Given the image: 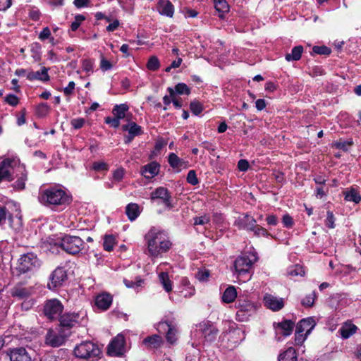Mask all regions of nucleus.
I'll return each mask as SVG.
<instances>
[{
  "mask_svg": "<svg viewBox=\"0 0 361 361\" xmlns=\"http://www.w3.org/2000/svg\"><path fill=\"white\" fill-rule=\"evenodd\" d=\"M345 200L357 204L361 201V196L355 189L351 188L345 192Z\"/></svg>",
  "mask_w": 361,
  "mask_h": 361,
  "instance_id": "43",
  "label": "nucleus"
},
{
  "mask_svg": "<svg viewBox=\"0 0 361 361\" xmlns=\"http://www.w3.org/2000/svg\"><path fill=\"white\" fill-rule=\"evenodd\" d=\"M140 207L136 203H129L126 207V214L130 221L135 220L140 215Z\"/></svg>",
  "mask_w": 361,
  "mask_h": 361,
  "instance_id": "31",
  "label": "nucleus"
},
{
  "mask_svg": "<svg viewBox=\"0 0 361 361\" xmlns=\"http://www.w3.org/2000/svg\"><path fill=\"white\" fill-rule=\"evenodd\" d=\"M159 328L166 331V339L168 343L173 345L177 341V329L169 322H163L159 324Z\"/></svg>",
  "mask_w": 361,
  "mask_h": 361,
  "instance_id": "20",
  "label": "nucleus"
},
{
  "mask_svg": "<svg viewBox=\"0 0 361 361\" xmlns=\"http://www.w3.org/2000/svg\"><path fill=\"white\" fill-rule=\"evenodd\" d=\"M308 74L312 77L321 76L325 74V71L320 66H314L312 68H310Z\"/></svg>",
  "mask_w": 361,
  "mask_h": 361,
  "instance_id": "58",
  "label": "nucleus"
},
{
  "mask_svg": "<svg viewBox=\"0 0 361 361\" xmlns=\"http://www.w3.org/2000/svg\"><path fill=\"white\" fill-rule=\"evenodd\" d=\"M50 107L47 103H40L36 107V115L39 118L47 116L49 112Z\"/></svg>",
  "mask_w": 361,
  "mask_h": 361,
  "instance_id": "45",
  "label": "nucleus"
},
{
  "mask_svg": "<svg viewBox=\"0 0 361 361\" xmlns=\"http://www.w3.org/2000/svg\"><path fill=\"white\" fill-rule=\"evenodd\" d=\"M190 109L195 115H200L204 110L203 104L197 100H193L190 103Z\"/></svg>",
  "mask_w": 361,
  "mask_h": 361,
  "instance_id": "46",
  "label": "nucleus"
},
{
  "mask_svg": "<svg viewBox=\"0 0 361 361\" xmlns=\"http://www.w3.org/2000/svg\"><path fill=\"white\" fill-rule=\"evenodd\" d=\"M237 298V291L233 286H229L224 290L222 295V301L225 303L233 302Z\"/></svg>",
  "mask_w": 361,
  "mask_h": 361,
  "instance_id": "35",
  "label": "nucleus"
},
{
  "mask_svg": "<svg viewBox=\"0 0 361 361\" xmlns=\"http://www.w3.org/2000/svg\"><path fill=\"white\" fill-rule=\"evenodd\" d=\"M94 61L92 59H85L82 61V70L86 73L93 72Z\"/></svg>",
  "mask_w": 361,
  "mask_h": 361,
  "instance_id": "57",
  "label": "nucleus"
},
{
  "mask_svg": "<svg viewBox=\"0 0 361 361\" xmlns=\"http://www.w3.org/2000/svg\"><path fill=\"white\" fill-rule=\"evenodd\" d=\"M73 353L75 357L80 359H97L101 354V350L97 345L94 343L85 341L75 347Z\"/></svg>",
  "mask_w": 361,
  "mask_h": 361,
  "instance_id": "5",
  "label": "nucleus"
},
{
  "mask_svg": "<svg viewBox=\"0 0 361 361\" xmlns=\"http://www.w3.org/2000/svg\"><path fill=\"white\" fill-rule=\"evenodd\" d=\"M167 91L169 92L170 97L172 98V102L176 109H180L183 106L182 102L175 97V91L172 87H168Z\"/></svg>",
  "mask_w": 361,
  "mask_h": 361,
  "instance_id": "60",
  "label": "nucleus"
},
{
  "mask_svg": "<svg viewBox=\"0 0 361 361\" xmlns=\"http://www.w3.org/2000/svg\"><path fill=\"white\" fill-rule=\"evenodd\" d=\"M40 49L41 45L38 42L33 43L31 45L32 56L35 61H39L41 59Z\"/></svg>",
  "mask_w": 361,
  "mask_h": 361,
  "instance_id": "56",
  "label": "nucleus"
},
{
  "mask_svg": "<svg viewBox=\"0 0 361 361\" xmlns=\"http://www.w3.org/2000/svg\"><path fill=\"white\" fill-rule=\"evenodd\" d=\"M336 218L333 212L328 210L326 212V219H325V226L329 228H334Z\"/></svg>",
  "mask_w": 361,
  "mask_h": 361,
  "instance_id": "51",
  "label": "nucleus"
},
{
  "mask_svg": "<svg viewBox=\"0 0 361 361\" xmlns=\"http://www.w3.org/2000/svg\"><path fill=\"white\" fill-rule=\"evenodd\" d=\"M157 9L159 14L169 18L174 13V6L169 0H159Z\"/></svg>",
  "mask_w": 361,
  "mask_h": 361,
  "instance_id": "24",
  "label": "nucleus"
},
{
  "mask_svg": "<svg viewBox=\"0 0 361 361\" xmlns=\"http://www.w3.org/2000/svg\"><path fill=\"white\" fill-rule=\"evenodd\" d=\"M298 353L293 347H288L284 351L280 353L278 361H298Z\"/></svg>",
  "mask_w": 361,
  "mask_h": 361,
  "instance_id": "28",
  "label": "nucleus"
},
{
  "mask_svg": "<svg viewBox=\"0 0 361 361\" xmlns=\"http://www.w3.org/2000/svg\"><path fill=\"white\" fill-rule=\"evenodd\" d=\"M74 18V21L71 24V30L73 32H75L80 27L82 22L86 19L85 16L82 14L75 15Z\"/></svg>",
  "mask_w": 361,
  "mask_h": 361,
  "instance_id": "49",
  "label": "nucleus"
},
{
  "mask_svg": "<svg viewBox=\"0 0 361 361\" xmlns=\"http://www.w3.org/2000/svg\"><path fill=\"white\" fill-rule=\"evenodd\" d=\"M109 166L104 161H94L92 165V169L95 171H108Z\"/></svg>",
  "mask_w": 361,
  "mask_h": 361,
  "instance_id": "53",
  "label": "nucleus"
},
{
  "mask_svg": "<svg viewBox=\"0 0 361 361\" xmlns=\"http://www.w3.org/2000/svg\"><path fill=\"white\" fill-rule=\"evenodd\" d=\"M281 221L283 225V227L288 229L292 228L295 225L293 218L289 214H286L283 215Z\"/></svg>",
  "mask_w": 361,
  "mask_h": 361,
  "instance_id": "50",
  "label": "nucleus"
},
{
  "mask_svg": "<svg viewBox=\"0 0 361 361\" xmlns=\"http://www.w3.org/2000/svg\"><path fill=\"white\" fill-rule=\"evenodd\" d=\"M274 326L275 329L281 330V334L283 336H288L293 331L295 322L290 319H283L281 322L274 323Z\"/></svg>",
  "mask_w": 361,
  "mask_h": 361,
  "instance_id": "27",
  "label": "nucleus"
},
{
  "mask_svg": "<svg viewBox=\"0 0 361 361\" xmlns=\"http://www.w3.org/2000/svg\"><path fill=\"white\" fill-rule=\"evenodd\" d=\"M302 328H301V326H300V327H298V329H295V343L298 345H302L307 337V336H305V334H303V333H302Z\"/></svg>",
  "mask_w": 361,
  "mask_h": 361,
  "instance_id": "52",
  "label": "nucleus"
},
{
  "mask_svg": "<svg viewBox=\"0 0 361 361\" xmlns=\"http://www.w3.org/2000/svg\"><path fill=\"white\" fill-rule=\"evenodd\" d=\"M214 7L219 13V17L223 18L224 14L229 11V5L226 0H214Z\"/></svg>",
  "mask_w": 361,
  "mask_h": 361,
  "instance_id": "37",
  "label": "nucleus"
},
{
  "mask_svg": "<svg viewBox=\"0 0 361 361\" xmlns=\"http://www.w3.org/2000/svg\"><path fill=\"white\" fill-rule=\"evenodd\" d=\"M103 239L104 250L108 252L112 251L116 243V237L112 234H106Z\"/></svg>",
  "mask_w": 361,
  "mask_h": 361,
  "instance_id": "39",
  "label": "nucleus"
},
{
  "mask_svg": "<svg viewBox=\"0 0 361 361\" xmlns=\"http://www.w3.org/2000/svg\"><path fill=\"white\" fill-rule=\"evenodd\" d=\"M104 122L106 124L110 125L111 127H113L114 128H117L120 126V119H118L116 116H114V117L107 116L105 118Z\"/></svg>",
  "mask_w": 361,
  "mask_h": 361,
  "instance_id": "64",
  "label": "nucleus"
},
{
  "mask_svg": "<svg viewBox=\"0 0 361 361\" xmlns=\"http://www.w3.org/2000/svg\"><path fill=\"white\" fill-rule=\"evenodd\" d=\"M7 355L10 361H37L35 352L23 347L10 348Z\"/></svg>",
  "mask_w": 361,
  "mask_h": 361,
  "instance_id": "11",
  "label": "nucleus"
},
{
  "mask_svg": "<svg viewBox=\"0 0 361 361\" xmlns=\"http://www.w3.org/2000/svg\"><path fill=\"white\" fill-rule=\"evenodd\" d=\"M265 306L274 311H279L284 307V302L282 298H278L271 295H267L264 298Z\"/></svg>",
  "mask_w": 361,
  "mask_h": 361,
  "instance_id": "22",
  "label": "nucleus"
},
{
  "mask_svg": "<svg viewBox=\"0 0 361 361\" xmlns=\"http://www.w3.org/2000/svg\"><path fill=\"white\" fill-rule=\"evenodd\" d=\"M42 261L37 255L28 252L20 255L17 261L11 265V274L13 278H30L41 267Z\"/></svg>",
  "mask_w": 361,
  "mask_h": 361,
  "instance_id": "2",
  "label": "nucleus"
},
{
  "mask_svg": "<svg viewBox=\"0 0 361 361\" xmlns=\"http://www.w3.org/2000/svg\"><path fill=\"white\" fill-rule=\"evenodd\" d=\"M235 307L238 309L235 319L238 322L247 321L256 312V306L253 302L240 298L236 300Z\"/></svg>",
  "mask_w": 361,
  "mask_h": 361,
  "instance_id": "6",
  "label": "nucleus"
},
{
  "mask_svg": "<svg viewBox=\"0 0 361 361\" xmlns=\"http://www.w3.org/2000/svg\"><path fill=\"white\" fill-rule=\"evenodd\" d=\"M68 279L67 271L63 267H57L49 275L47 283V288L50 290H56L63 286Z\"/></svg>",
  "mask_w": 361,
  "mask_h": 361,
  "instance_id": "10",
  "label": "nucleus"
},
{
  "mask_svg": "<svg viewBox=\"0 0 361 361\" xmlns=\"http://www.w3.org/2000/svg\"><path fill=\"white\" fill-rule=\"evenodd\" d=\"M353 139H349L348 140H344L343 139H339L338 140L334 142L332 146L336 149H341L343 152H348L349 147L353 145Z\"/></svg>",
  "mask_w": 361,
  "mask_h": 361,
  "instance_id": "41",
  "label": "nucleus"
},
{
  "mask_svg": "<svg viewBox=\"0 0 361 361\" xmlns=\"http://www.w3.org/2000/svg\"><path fill=\"white\" fill-rule=\"evenodd\" d=\"M99 67L102 71L105 72L111 70L113 67V64L111 61L107 60L104 56L102 55Z\"/></svg>",
  "mask_w": 361,
  "mask_h": 361,
  "instance_id": "61",
  "label": "nucleus"
},
{
  "mask_svg": "<svg viewBox=\"0 0 361 361\" xmlns=\"http://www.w3.org/2000/svg\"><path fill=\"white\" fill-rule=\"evenodd\" d=\"M121 129L124 132L128 131L129 134L135 137L141 135L144 133L142 128L134 121H130L128 124L123 125Z\"/></svg>",
  "mask_w": 361,
  "mask_h": 361,
  "instance_id": "30",
  "label": "nucleus"
},
{
  "mask_svg": "<svg viewBox=\"0 0 361 361\" xmlns=\"http://www.w3.org/2000/svg\"><path fill=\"white\" fill-rule=\"evenodd\" d=\"M331 53V48L322 45V46H314L312 47V51L311 52V55L313 56L314 54H319V55H325V56H329Z\"/></svg>",
  "mask_w": 361,
  "mask_h": 361,
  "instance_id": "44",
  "label": "nucleus"
},
{
  "mask_svg": "<svg viewBox=\"0 0 361 361\" xmlns=\"http://www.w3.org/2000/svg\"><path fill=\"white\" fill-rule=\"evenodd\" d=\"M357 329L358 328L355 324H354L350 320H348L343 324L338 330V333H340L342 338L348 339L354 335L357 332Z\"/></svg>",
  "mask_w": 361,
  "mask_h": 361,
  "instance_id": "25",
  "label": "nucleus"
},
{
  "mask_svg": "<svg viewBox=\"0 0 361 361\" xmlns=\"http://www.w3.org/2000/svg\"><path fill=\"white\" fill-rule=\"evenodd\" d=\"M142 344L149 350L158 349L163 345L164 340L161 336L153 334L145 338L142 341Z\"/></svg>",
  "mask_w": 361,
  "mask_h": 361,
  "instance_id": "21",
  "label": "nucleus"
},
{
  "mask_svg": "<svg viewBox=\"0 0 361 361\" xmlns=\"http://www.w3.org/2000/svg\"><path fill=\"white\" fill-rule=\"evenodd\" d=\"M27 180V173L25 169H23L20 176L13 184L14 189L18 190H24L25 188V182Z\"/></svg>",
  "mask_w": 361,
  "mask_h": 361,
  "instance_id": "38",
  "label": "nucleus"
},
{
  "mask_svg": "<svg viewBox=\"0 0 361 361\" xmlns=\"http://www.w3.org/2000/svg\"><path fill=\"white\" fill-rule=\"evenodd\" d=\"M199 330L207 342H214L219 334V329L210 321H203L199 324Z\"/></svg>",
  "mask_w": 361,
  "mask_h": 361,
  "instance_id": "13",
  "label": "nucleus"
},
{
  "mask_svg": "<svg viewBox=\"0 0 361 361\" xmlns=\"http://www.w3.org/2000/svg\"><path fill=\"white\" fill-rule=\"evenodd\" d=\"M64 306L57 298L47 300L43 307V314L50 321L56 320L63 313Z\"/></svg>",
  "mask_w": 361,
  "mask_h": 361,
  "instance_id": "7",
  "label": "nucleus"
},
{
  "mask_svg": "<svg viewBox=\"0 0 361 361\" xmlns=\"http://www.w3.org/2000/svg\"><path fill=\"white\" fill-rule=\"evenodd\" d=\"M316 298V295L313 292L311 294L306 295L301 301V304L306 307H310L313 306L314 303V300Z\"/></svg>",
  "mask_w": 361,
  "mask_h": 361,
  "instance_id": "54",
  "label": "nucleus"
},
{
  "mask_svg": "<svg viewBox=\"0 0 361 361\" xmlns=\"http://www.w3.org/2000/svg\"><path fill=\"white\" fill-rule=\"evenodd\" d=\"M159 279L166 292L170 293L173 290L172 281L167 272H161L159 274Z\"/></svg>",
  "mask_w": 361,
  "mask_h": 361,
  "instance_id": "36",
  "label": "nucleus"
},
{
  "mask_svg": "<svg viewBox=\"0 0 361 361\" xmlns=\"http://www.w3.org/2000/svg\"><path fill=\"white\" fill-rule=\"evenodd\" d=\"M54 245L68 255H77L84 248L85 243L79 236L63 234Z\"/></svg>",
  "mask_w": 361,
  "mask_h": 361,
  "instance_id": "4",
  "label": "nucleus"
},
{
  "mask_svg": "<svg viewBox=\"0 0 361 361\" xmlns=\"http://www.w3.org/2000/svg\"><path fill=\"white\" fill-rule=\"evenodd\" d=\"M113 297L110 293H102L95 297L94 305L102 311L109 309L112 304Z\"/></svg>",
  "mask_w": 361,
  "mask_h": 361,
  "instance_id": "19",
  "label": "nucleus"
},
{
  "mask_svg": "<svg viewBox=\"0 0 361 361\" xmlns=\"http://www.w3.org/2000/svg\"><path fill=\"white\" fill-rule=\"evenodd\" d=\"M150 199L152 201H154L157 199H160L166 207L169 209L173 208L171 204V195L170 192L166 188L160 186L155 189L151 192Z\"/></svg>",
  "mask_w": 361,
  "mask_h": 361,
  "instance_id": "14",
  "label": "nucleus"
},
{
  "mask_svg": "<svg viewBox=\"0 0 361 361\" xmlns=\"http://www.w3.org/2000/svg\"><path fill=\"white\" fill-rule=\"evenodd\" d=\"M147 68L152 71H157L160 67V62L156 56H152L148 59L147 63Z\"/></svg>",
  "mask_w": 361,
  "mask_h": 361,
  "instance_id": "47",
  "label": "nucleus"
},
{
  "mask_svg": "<svg viewBox=\"0 0 361 361\" xmlns=\"http://www.w3.org/2000/svg\"><path fill=\"white\" fill-rule=\"evenodd\" d=\"M303 50L304 48L302 45L294 47L291 50V53H288L286 54V60L287 61H299L301 59Z\"/></svg>",
  "mask_w": 361,
  "mask_h": 361,
  "instance_id": "34",
  "label": "nucleus"
},
{
  "mask_svg": "<svg viewBox=\"0 0 361 361\" xmlns=\"http://www.w3.org/2000/svg\"><path fill=\"white\" fill-rule=\"evenodd\" d=\"M253 264L252 261L247 255L238 256L234 262L235 271L239 275H243L249 272Z\"/></svg>",
  "mask_w": 361,
  "mask_h": 361,
  "instance_id": "15",
  "label": "nucleus"
},
{
  "mask_svg": "<svg viewBox=\"0 0 361 361\" xmlns=\"http://www.w3.org/2000/svg\"><path fill=\"white\" fill-rule=\"evenodd\" d=\"M69 336V333L56 332L53 329H49L45 336V343L51 347L57 348L62 345L66 338Z\"/></svg>",
  "mask_w": 361,
  "mask_h": 361,
  "instance_id": "12",
  "label": "nucleus"
},
{
  "mask_svg": "<svg viewBox=\"0 0 361 361\" xmlns=\"http://www.w3.org/2000/svg\"><path fill=\"white\" fill-rule=\"evenodd\" d=\"M173 90L175 91V94L189 95L191 93L190 88L183 82H179L176 85Z\"/></svg>",
  "mask_w": 361,
  "mask_h": 361,
  "instance_id": "48",
  "label": "nucleus"
},
{
  "mask_svg": "<svg viewBox=\"0 0 361 361\" xmlns=\"http://www.w3.org/2000/svg\"><path fill=\"white\" fill-rule=\"evenodd\" d=\"M38 200L45 207L54 212H61L72 203L73 197L63 186L54 185L40 189Z\"/></svg>",
  "mask_w": 361,
  "mask_h": 361,
  "instance_id": "1",
  "label": "nucleus"
},
{
  "mask_svg": "<svg viewBox=\"0 0 361 361\" xmlns=\"http://www.w3.org/2000/svg\"><path fill=\"white\" fill-rule=\"evenodd\" d=\"M187 182L192 185H197L200 181L197 177L196 171L195 170H190L186 177Z\"/></svg>",
  "mask_w": 361,
  "mask_h": 361,
  "instance_id": "55",
  "label": "nucleus"
},
{
  "mask_svg": "<svg viewBox=\"0 0 361 361\" xmlns=\"http://www.w3.org/2000/svg\"><path fill=\"white\" fill-rule=\"evenodd\" d=\"M251 232H253V234L255 237H264V238H274V235L269 232V231L264 227L254 223V225L252 226L250 229Z\"/></svg>",
  "mask_w": 361,
  "mask_h": 361,
  "instance_id": "32",
  "label": "nucleus"
},
{
  "mask_svg": "<svg viewBox=\"0 0 361 361\" xmlns=\"http://www.w3.org/2000/svg\"><path fill=\"white\" fill-rule=\"evenodd\" d=\"M4 101L8 104L11 105V106H16L19 103V99L18 97L13 94H8L5 99Z\"/></svg>",
  "mask_w": 361,
  "mask_h": 361,
  "instance_id": "63",
  "label": "nucleus"
},
{
  "mask_svg": "<svg viewBox=\"0 0 361 361\" xmlns=\"http://www.w3.org/2000/svg\"><path fill=\"white\" fill-rule=\"evenodd\" d=\"M127 352L125 336L118 334L114 337L106 348V353L111 357H122Z\"/></svg>",
  "mask_w": 361,
  "mask_h": 361,
  "instance_id": "8",
  "label": "nucleus"
},
{
  "mask_svg": "<svg viewBox=\"0 0 361 361\" xmlns=\"http://www.w3.org/2000/svg\"><path fill=\"white\" fill-rule=\"evenodd\" d=\"M265 221L267 222V226H269L270 229H271V227L276 226L279 223L278 216L274 214H267L266 216Z\"/></svg>",
  "mask_w": 361,
  "mask_h": 361,
  "instance_id": "59",
  "label": "nucleus"
},
{
  "mask_svg": "<svg viewBox=\"0 0 361 361\" xmlns=\"http://www.w3.org/2000/svg\"><path fill=\"white\" fill-rule=\"evenodd\" d=\"M11 164L12 160L8 158L5 159L0 162V183L3 180L11 182L14 179L8 169V168L11 166Z\"/></svg>",
  "mask_w": 361,
  "mask_h": 361,
  "instance_id": "23",
  "label": "nucleus"
},
{
  "mask_svg": "<svg viewBox=\"0 0 361 361\" xmlns=\"http://www.w3.org/2000/svg\"><path fill=\"white\" fill-rule=\"evenodd\" d=\"M80 314L78 312H65L61 314V316L56 319L59 321V327L61 332L69 333L71 334V329L79 324Z\"/></svg>",
  "mask_w": 361,
  "mask_h": 361,
  "instance_id": "9",
  "label": "nucleus"
},
{
  "mask_svg": "<svg viewBox=\"0 0 361 361\" xmlns=\"http://www.w3.org/2000/svg\"><path fill=\"white\" fill-rule=\"evenodd\" d=\"M254 223H257L255 219L249 215L247 213L243 214L242 216H238L234 221L233 225L239 230H245L250 231Z\"/></svg>",
  "mask_w": 361,
  "mask_h": 361,
  "instance_id": "16",
  "label": "nucleus"
},
{
  "mask_svg": "<svg viewBox=\"0 0 361 361\" xmlns=\"http://www.w3.org/2000/svg\"><path fill=\"white\" fill-rule=\"evenodd\" d=\"M32 292L31 287H25L22 283H19L11 288V295L14 298L25 300L30 297Z\"/></svg>",
  "mask_w": 361,
  "mask_h": 361,
  "instance_id": "17",
  "label": "nucleus"
},
{
  "mask_svg": "<svg viewBox=\"0 0 361 361\" xmlns=\"http://www.w3.org/2000/svg\"><path fill=\"white\" fill-rule=\"evenodd\" d=\"M85 123V119L83 118H73L71 121V126L75 130L82 128L84 126Z\"/></svg>",
  "mask_w": 361,
  "mask_h": 361,
  "instance_id": "62",
  "label": "nucleus"
},
{
  "mask_svg": "<svg viewBox=\"0 0 361 361\" xmlns=\"http://www.w3.org/2000/svg\"><path fill=\"white\" fill-rule=\"evenodd\" d=\"M8 204L6 205L0 204V225L4 224L6 219H8L10 222L13 221V215L8 211Z\"/></svg>",
  "mask_w": 361,
  "mask_h": 361,
  "instance_id": "42",
  "label": "nucleus"
},
{
  "mask_svg": "<svg viewBox=\"0 0 361 361\" xmlns=\"http://www.w3.org/2000/svg\"><path fill=\"white\" fill-rule=\"evenodd\" d=\"M168 162L173 169L185 167L187 163V161L178 157V155L173 152L169 154Z\"/></svg>",
  "mask_w": 361,
  "mask_h": 361,
  "instance_id": "33",
  "label": "nucleus"
},
{
  "mask_svg": "<svg viewBox=\"0 0 361 361\" xmlns=\"http://www.w3.org/2000/svg\"><path fill=\"white\" fill-rule=\"evenodd\" d=\"M160 164L156 161L144 165L140 169V173L147 179H152L157 176L160 171Z\"/></svg>",
  "mask_w": 361,
  "mask_h": 361,
  "instance_id": "18",
  "label": "nucleus"
},
{
  "mask_svg": "<svg viewBox=\"0 0 361 361\" xmlns=\"http://www.w3.org/2000/svg\"><path fill=\"white\" fill-rule=\"evenodd\" d=\"M49 68L47 67H42L40 71H30L27 73L26 77L30 81L39 80L42 82H48L50 80V77L48 74Z\"/></svg>",
  "mask_w": 361,
  "mask_h": 361,
  "instance_id": "26",
  "label": "nucleus"
},
{
  "mask_svg": "<svg viewBox=\"0 0 361 361\" xmlns=\"http://www.w3.org/2000/svg\"><path fill=\"white\" fill-rule=\"evenodd\" d=\"M300 325H301L302 329V333H304V331H306L305 336H307L312 329L316 325L315 321L313 319V317H307L305 319H301L296 325L295 329H298V327H300Z\"/></svg>",
  "mask_w": 361,
  "mask_h": 361,
  "instance_id": "29",
  "label": "nucleus"
},
{
  "mask_svg": "<svg viewBox=\"0 0 361 361\" xmlns=\"http://www.w3.org/2000/svg\"><path fill=\"white\" fill-rule=\"evenodd\" d=\"M129 107L126 104H121L119 105L114 106L112 113L114 116L117 117L118 119H122L126 117V113L128 111Z\"/></svg>",
  "mask_w": 361,
  "mask_h": 361,
  "instance_id": "40",
  "label": "nucleus"
},
{
  "mask_svg": "<svg viewBox=\"0 0 361 361\" xmlns=\"http://www.w3.org/2000/svg\"><path fill=\"white\" fill-rule=\"evenodd\" d=\"M147 242L148 253L152 257L169 251L172 245L164 231L156 228H152L145 235Z\"/></svg>",
  "mask_w": 361,
  "mask_h": 361,
  "instance_id": "3",
  "label": "nucleus"
}]
</instances>
